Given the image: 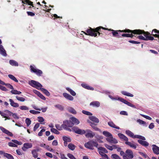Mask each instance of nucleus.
<instances>
[{"instance_id":"nucleus-9","label":"nucleus","mask_w":159,"mask_h":159,"mask_svg":"<svg viewBox=\"0 0 159 159\" xmlns=\"http://www.w3.org/2000/svg\"><path fill=\"white\" fill-rule=\"evenodd\" d=\"M118 100L120 102L124 103L125 104L127 105L128 106L132 107L133 108H136V107L134 105L132 104L131 103L129 102L126 100L124 99L121 98H118Z\"/></svg>"},{"instance_id":"nucleus-38","label":"nucleus","mask_w":159,"mask_h":159,"mask_svg":"<svg viewBox=\"0 0 159 159\" xmlns=\"http://www.w3.org/2000/svg\"><path fill=\"white\" fill-rule=\"evenodd\" d=\"M11 92L12 94H19L21 93V92L20 91H18L16 90L12 89L11 91Z\"/></svg>"},{"instance_id":"nucleus-12","label":"nucleus","mask_w":159,"mask_h":159,"mask_svg":"<svg viewBox=\"0 0 159 159\" xmlns=\"http://www.w3.org/2000/svg\"><path fill=\"white\" fill-rule=\"evenodd\" d=\"M33 91L34 93L37 95L38 96L42 99L44 100H46V98H45V97L39 92L36 90H34Z\"/></svg>"},{"instance_id":"nucleus-64","label":"nucleus","mask_w":159,"mask_h":159,"mask_svg":"<svg viewBox=\"0 0 159 159\" xmlns=\"http://www.w3.org/2000/svg\"><path fill=\"white\" fill-rule=\"evenodd\" d=\"M120 114L121 115H128V113L127 112L125 111H121L120 112Z\"/></svg>"},{"instance_id":"nucleus-36","label":"nucleus","mask_w":159,"mask_h":159,"mask_svg":"<svg viewBox=\"0 0 159 159\" xmlns=\"http://www.w3.org/2000/svg\"><path fill=\"white\" fill-rule=\"evenodd\" d=\"M62 139L64 142L69 143L71 142V139H70L66 136H63Z\"/></svg>"},{"instance_id":"nucleus-30","label":"nucleus","mask_w":159,"mask_h":159,"mask_svg":"<svg viewBox=\"0 0 159 159\" xmlns=\"http://www.w3.org/2000/svg\"><path fill=\"white\" fill-rule=\"evenodd\" d=\"M108 125L110 126L115 128L117 129H119L120 128L118 126H117L112 122H108Z\"/></svg>"},{"instance_id":"nucleus-1","label":"nucleus","mask_w":159,"mask_h":159,"mask_svg":"<svg viewBox=\"0 0 159 159\" xmlns=\"http://www.w3.org/2000/svg\"><path fill=\"white\" fill-rule=\"evenodd\" d=\"M101 29H102L105 30H108L111 31V33L112 34L113 37H116L117 38H120L121 37L120 35L118 34L119 32H120L121 30H114L113 29L103 27L102 26H99L96 28L95 29H92L90 27L89 29H87L86 31V33L82 31L84 34L88 35H90L92 36L96 37L97 36V34H98L99 36L101 34H102V33H100L101 32Z\"/></svg>"},{"instance_id":"nucleus-23","label":"nucleus","mask_w":159,"mask_h":159,"mask_svg":"<svg viewBox=\"0 0 159 159\" xmlns=\"http://www.w3.org/2000/svg\"><path fill=\"white\" fill-rule=\"evenodd\" d=\"M70 120H71V122L74 124L78 125L80 123L79 121L76 118L74 117H71L70 118Z\"/></svg>"},{"instance_id":"nucleus-39","label":"nucleus","mask_w":159,"mask_h":159,"mask_svg":"<svg viewBox=\"0 0 159 159\" xmlns=\"http://www.w3.org/2000/svg\"><path fill=\"white\" fill-rule=\"evenodd\" d=\"M68 148L70 150H74L75 148V146L72 143H69L68 146Z\"/></svg>"},{"instance_id":"nucleus-59","label":"nucleus","mask_w":159,"mask_h":159,"mask_svg":"<svg viewBox=\"0 0 159 159\" xmlns=\"http://www.w3.org/2000/svg\"><path fill=\"white\" fill-rule=\"evenodd\" d=\"M129 42L130 43H133V44H139L140 43V42H139L136 41H135L134 40H129Z\"/></svg>"},{"instance_id":"nucleus-20","label":"nucleus","mask_w":159,"mask_h":159,"mask_svg":"<svg viewBox=\"0 0 159 159\" xmlns=\"http://www.w3.org/2000/svg\"><path fill=\"white\" fill-rule=\"evenodd\" d=\"M119 137L121 139L123 140L125 142L128 141V138L125 135L121 133H119L118 134Z\"/></svg>"},{"instance_id":"nucleus-44","label":"nucleus","mask_w":159,"mask_h":159,"mask_svg":"<svg viewBox=\"0 0 159 159\" xmlns=\"http://www.w3.org/2000/svg\"><path fill=\"white\" fill-rule=\"evenodd\" d=\"M32 154L33 156L35 158H37L38 157V153L37 152H35V150H32Z\"/></svg>"},{"instance_id":"nucleus-27","label":"nucleus","mask_w":159,"mask_h":159,"mask_svg":"<svg viewBox=\"0 0 159 159\" xmlns=\"http://www.w3.org/2000/svg\"><path fill=\"white\" fill-rule=\"evenodd\" d=\"M9 63L10 65L12 66H18V62L16 61L13 60H10Z\"/></svg>"},{"instance_id":"nucleus-63","label":"nucleus","mask_w":159,"mask_h":159,"mask_svg":"<svg viewBox=\"0 0 159 159\" xmlns=\"http://www.w3.org/2000/svg\"><path fill=\"white\" fill-rule=\"evenodd\" d=\"M141 115L144 118H145L147 119H148L149 120H151L152 119V118L148 116H146V115H144L143 114H142V115Z\"/></svg>"},{"instance_id":"nucleus-16","label":"nucleus","mask_w":159,"mask_h":159,"mask_svg":"<svg viewBox=\"0 0 159 159\" xmlns=\"http://www.w3.org/2000/svg\"><path fill=\"white\" fill-rule=\"evenodd\" d=\"M152 150L157 155L159 154V147L155 145H152Z\"/></svg>"},{"instance_id":"nucleus-58","label":"nucleus","mask_w":159,"mask_h":159,"mask_svg":"<svg viewBox=\"0 0 159 159\" xmlns=\"http://www.w3.org/2000/svg\"><path fill=\"white\" fill-rule=\"evenodd\" d=\"M90 125L94 129H98V128H97L96 127V126L97 125V124H95L94 123H91V124Z\"/></svg>"},{"instance_id":"nucleus-31","label":"nucleus","mask_w":159,"mask_h":159,"mask_svg":"<svg viewBox=\"0 0 159 159\" xmlns=\"http://www.w3.org/2000/svg\"><path fill=\"white\" fill-rule=\"evenodd\" d=\"M121 93L122 94L124 95L130 97H133L134 96V95L131 94L129 93H128L125 91H122L121 92Z\"/></svg>"},{"instance_id":"nucleus-6","label":"nucleus","mask_w":159,"mask_h":159,"mask_svg":"<svg viewBox=\"0 0 159 159\" xmlns=\"http://www.w3.org/2000/svg\"><path fill=\"white\" fill-rule=\"evenodd\" d=\"M126 134L130 137L133 138H137L142 139V140H145V138L144 137L141 135H134V134L130 131L129 130H127L126 131Z\"/></svg>"},{"instance_id":"nucleus-48","label":"nucleus","mask_w":159,"mask_h":159,"mask_svg":"<svg viewBox=\"0 0 159 159\" xmlns=\"http://www.w3.org/2000/svg\"><path fill=\"white\" fill-rule=\"evenodd\" d=\"M11 141L12 142L14 143L17 144L19 145H21L22 144L21 142H19L16 140H12Z\"/></svg>"},{"instance_id":"nucleus-18","label":"nucleus","mask_w":159,"mask_h":159,"mask_svg":"<svg viewBox=\"0 0 159 159\" xmlns=\"http://www.w3.org/2000/svg\"><path fill=\"white\" fill-rule=\"evenodd\" d=\"M81 85L83 87L87 89L93 90L94 89L93 88L91 87L88 84H81Z\"/></svg>"},{"instance_id":"nucleus-50","label":"nucleus","mask_w":159,"mask_h":159,"mask_svg":"<svg viewBox=\"0 0 159 159\" xmlns=\"http://www.w3.org/2000/svg\"><path fill=\"white\" fill-rule=\"evenodd\" d=\"M105 146L107 148L110 150L112 151L113 149L112 146H110L106 144H105Z\"/></svg>"},{"instance_id":"nucleus-51","label":"nucleus","mask_w":159,"mask_h":159,"mask_svg":"<svg viewBox=\"0 0 159 159\" xmlns=\"http://www.w3.org/2000/svg\"><path fill=\"white\" fill-rule=\"evenodd\" d=\"M98 149L99 150L103 151L104 153H107L108 152L107 151L105 148L100 147L98 148Z\"/></svg>"},{"instance_id":"nucleus-62","label":"nucleus","mask_w":159,"mask_h":159,"mask_svg":"<svg viewBox=\"0 0 159 159\" xmlns=\"http://www.w3.org/2000/svg\"><path fill=\"white\" fill-rule=\"evenodd\" d=\"M45 148L51 152L53 151V150L51 148H50L48 145H46Z\"/></svg>"},{"instance_id":"nucleus-35","label":"nucleus","mask_w":159,"mask_h":159,"mask_svg":"<svg viewBox=\"0 0 159 159\" xmlns=\"http://www.w3.org/2000/svg\"><path fill=\"white\" fill-rule=\"evenodd\" d=\"M103 134L106 136V137H109L108 138H110V137H112V134L107 131H104L103 132Z\"/></svg>"},{"instance_id":"nucleus-15","label":"nucleus","mask_w":159,"mask_h":159,"mask_svg":"<svg viewBox=\"0 0 159 159\" xmlns=\"http://www.w3.org/2000/svg\"><path fill=\"white\" fill-rule=\"evenodd\" d=\"M90 105L94 107H98L100 106V103L98 101H93L90 103Z\"/></svg>"},{"instance_id":"nucleus-47","label":"nucleus","mask_w":159,"mask_h":159,"mask_svg":"<svg viewBox=\"0 0 159 159\" xmlns=\"http://www.w3.org/2000/svg\"><path fill=\"white\" fill-rule=\"evenodd\" d=\"M99 153L103 157H105V158H106L107 159H108V157L107 156V155L105 154L104 153L102 152H99Z\"/></svg>"},{"instance_id":"nucleus-33","label":"nucleus","mask_w":159,"mask_h":159,"mask_svg":"<svg viewBox=\"0 0 159 159\" xmlns=\"http://www.w3.org/2000/svg\"><path fill=\"white\" fill-rule=\"evenodd\" d=\"M68 110L70 112L73 114H75L76 113V111L72 107H70L68 108Z\"/></svg>"},{"instance_id":"nucleus-7","label":"nucleus","mask_w":159,"mask_h":159,"mask_svg":"<svg viewBox=\"0 0 159 159\" xmlns=\"http://www.w3.org/2000/svg\"><path fill=\"white\" fill-rule=\"evenodd\" d=\"M120 32H124V33H131L132 34H140L142 33L141 32H142L141 30L140 29H136L134 30H131L129 29H125L123 30H121V31H120Z\"/></svg>"},{"instance_id":"nucleus-46","label":"nucleus","mask_w":159,"mask_h":159,"mask_svg":"<svg viewBox=\"0 0 159 159\" xmlns=\"http://www.w3.org/2000/svg\"><path fill=\"white\" fill-rule=\"evenodd\" d=\"M25 121L27 126H29L30 124L31 123V121L30 120L29 118H26Z\"/></svg>"},{"instance_id":"nucleus-13","label":"nucleus","mask_w":159,"mask_h":159,"mask_svg":"<svg viewBox=\"0 0 159 159\" xmlns=\"http://www.w3.org/2000/svg\"><path fill=\"white\" fill-rule=\"evenodd\" d=\"M63 95L66 98L69 100L73 101L74 99V98L72 96L66 93H63Z\"/></svg>"},{"instance_id":"nucleus-54","label":"nucleus","mask_w":159,"mask_h":159,"mask_svg":"<svg viewBox=\"0 0 159 159\" xmlns=\"http://www.w3.org/2000/svg\"><path fill=\"white\" fill-rule=\"evenodd\" d=\"M137 122L140 124H143V125H146L145 122L140 119H138L137 120Z\"/></svg>"},{"instance_id":"nucleus-53","label":"nucleus","mask_w":159,"mask_h":159,"mask_svg":"<svg viewBox=\"0 0 159 159\" xmlns=\"http://www.w3.org/2000/svg\"><path fill=\"white\" fill-rule=\"evenodd\" d=\"M55 107L61 110H63L64 109L63 107L61 105L59 104L55 106Z\"/></svg>"},{"instance_id":"nucleus-49","label":"nucleus","mask_w":159,"mask_h":159,"mask_svg":"<svg viewBox=\"0 0 159 159\" xmlns=\"http://www.w3.org/2000/svg\"><path fill=\"white\" fill-rule=\"evenodd\" d=\"M5 112L7 116H11L12 114V113L8 110H5Z\"/></svg>"},{"instance_id":"nucleus-43","label":"nucleus","mask_w":159,"mask_h":159,"mask_svg":"<svg viewBox=\"0 0 159 159\" xmlns=\"http://www.w3.org/2000/svg\"><path fill=\"white\" fill-rule=\"evenodd\" d=\"M19 108L21 110H27L29 109L28 107L25 106H20Z\"/></svg>"},{"instance_id":"nucleus-34","label":"nucleus","mask_w":159,"mask_h":159,"mask_svg":"<svg viewBox=\"0 0 159 159\" xmlns=\"http://www.w3.org/2000/svg\"><path fill=\"white\" fill-rule=\"evenodd\" d=\"M121 36L122 37H130L132 38L134 36V35H133V34H123L121 35Z\"/></svg>"},{"instance_id":"nucleus-41","label":"nucleus","mask_w":159,"mask_h":159,"mask_svg":"<svg viewBox=\"0 0 159 159\" xmlns=\"http://www.w3.org/2000/svg\"><path fill=\"white\" fill-rule=\"evenodd\" d=\"M3 132L7 134L8 135L12 136H13L12 133L9 132L8 130H2Z\"/></svg>"},{"instance_id":"nucleus-11","label":"nucleus","mask_w":159,"mask_h":159,"mask_svg":"<svg viewBox=\"0 0 159 159\" xmlns=\"http://www.w3.org/2000/svg\"><path fill=\"white\" fill-rule=\"evenodd\" d=\"M106 140L111 143L116 144L118 142L117 140L116 139L113 138L112 135V137H110V138H107Z\"/></svg>"},{"instance_id":"nucleus-22","label":"nucleus","mask_w":159,"mask_h":159,"mask_svg":"<svg viewBox=\"0 0 159 159\" xmlns=\"http://www.w3.org/2000/svg\"><path fill=\"white\" fill-rule=\"evenodd\" d=\"M85 136L87 138H93L94 135L95 134L91 131H90L88 132H86Z\"/></svg>"},{"instance_id":"nucleus-52","label":"nucleus","mask_w":159,"mask_h":159,"mask_svg":"<svg viewBox=\"0 0 159 159\" xmlns=\"http://www.w3.org/2000/svg\"><path fill=\"white\" fill-rule=\"evenodd\" d=\"M8 145L9 146L14 147H17V146L14 143L12 142H9L8 143Z\"/></svg>"},{"instance_id":"nucleus-56","label":"nucleus","mask_w":159,"mask_h":159,"mask_svg":"<svg viewBox=\"0 0 159 159\" xmlns=\"http://www.w3.org/2000/svg\"><path fill=\"white\" fill-rule=\"evenodd\" d=\"M4 85L7 86L8 88L10 89H14V88L13 86L9 84H6L5 83V84H4Z\"/></svg>"},{"instance_id":"nucleus-3","label":"nucleus","mask_w":159,"mask_h":159,"mask_svg":"<svg viewBox=\"0 0 159 159\" xmlns=\"http://www.w3.org/2000/svg\"><path fill=\"white\" fill-rule=\"evenodd\" d=\"M98 144L93 140H90L84 144V146L87 148L91 150L94 149V147L97 148Z\"/></svg>"},{"instance_id":"nucleus-8","label":"nucleus","mask_w":159,"mask_h":159,"mask_svg":"<svg viewBox=\"0 0 159 159\" xmlns=\"http://www.w3.org/2000/svg\"><path fill=\"white\" fill-rule=\"evenodd\" d=\"M30 68L31 71L35 73L39 76H41L43 73V72L41 70L36 69L32 66H30Z\"/></svg>"},{"instance_id":"nucleus-60","label":"nucleus","mask_w":159,"mask_h":159,"mask_svg":"<svg viewBox=\"0 0 159 159\" xmlns=\"http://www.w3.org/2000/svg\"><path fill=\"white\" fill-rule=\"evenodd\" d=\"M38 120L39 122H42L44 121L43 118L41 116H39L38 117Z\"/></svg>"},{"instance_id":"nucleus-24","label":"nucleus","mask_w":159,"mask_h":159,"mask_svg":"<svg viewBox=\"0 0 159 159\" xmlns=\"http://www.w3.org/2000/svg\"><path fill=\"white\" fill-rule=\"evenodd\" d=\"M138 142L143 146L147 147L148 146V143L146 141H143L141 140H138Z\"/></svg>"},{"instance_id":"nucleus-2","label":"nucleus","mask_w":159,"mask_h":159,"mask_svg":"<svg viewBox=\"0 0 159 159\" xmlns=\"http://www.w3.org/2000/svg\"><path fill=\"white\" fill-rule=\"evenodd\" d=\"M141 30L142 31L141 32L142 33L135 34L140 35L143 34L145 37L142 35H139L137 37V38L146 41L153 40L154 39V37L151 36V34L150 33L147 31L145 32L144 30Z\"/></svg>"},{"instance_id":"nucleus-19","label":"nucleus","mask_w":159,"mask_h":159,"mask_svg":"<svg viewBox=\"0 0 159 159\" xmlns=\"http://www.w3.org/2000/svg\"><path fill=\"white\" fill-rule=\"evenodd\" d=\"M89 119L93 122L97 123L99 122V119L95 116H89Z\"/></svg>"},{"instance_id":"nucleus-21","label":"nucleus","mask_w":159,"mask_h":159,"mask_svg":"<svg viewBox=\"0 0 159 159\" xmlns=\"http://www.w3.org/2000/svg\"><path fill=\"white\" fill-rule=\"evenodd\" d=\"M9 101L10 102V104L11 106L15 107H17L19 106V104L15 102L12 99H10Z\"/></svg>"},{"instance_id":"nucleus-25","label":"nucleus","mask_w":159,"mask_h":159,"mask_svg":"<svg viewBox=\"0 0 159 159\" xmlns=\"http://www.w3.org/2000/svg\"><path fill=\"white\" fill-rule=\"evenodd\" d=\"M72 131L76 134H83L86 133V131L84 130H72Z\"/></svg>"},{"instance_id":"nucleus-4","label":"nucleus","mask_w":159,"mask_h":159,"mask_svg":"<svg viewBox=\"0 0 159 159\" xmlns=\"http://www.w3.org/2000/svg\"><path fill=\"white\" fill-rule=\"evenodd\" d=\"M73 126V124L70 121L66 120L63 121V124L61 125V128L64 129H70L69 127H71Z\"/></svg>"},{"instance_id":"nucleus-10","label":"nucleus","mask_w":159,"mask_h":159,"mask_svg":"<svg viewBox=\"0 0 159 159\" xmlns=\"http://www.w3.org/2000/svg\"><path fill=\"white\" fill-rule=\"evenodd\" d=\"M126 154L125 156H126V157L132 159L134 157L133 153L132 151L129 149H127L125 151Z\"/></svg>"},{"instance_id":"nucleus-29","label":"nucleus","mask_w":159,"mask_h":159,"mask_svg":"<svg viewBox=\"0 0 159 159\" xmlns=\"http://www.w3.org/2000/svg\"><path fill=\"white\" fill-rule=\"evenodd\" d=\"M3 156L8 159H14V157L11 154L4 152Z\"/></svg>"},{"instance_id":"nucleus-61","label":"nucleus","mask_w":159,"mask_h":159,"mask_svg":"<svg viewBox=\"0 0 159 159\" xmlns=\"http://www.w3.org/2000/svg\"><path fill=\"white\" fill-rule=\"evenodd\" d=\"M67 155L70 159H76L75 157L71 154L68 153Z\"/></svg>"},{"instance_id":"nucleus-45","label":"nucleus","mask_w":159,"mask_h":159,"mask_svg":"<svg viewBox=\"0 0 159 159\" xmlns=\"http://www.w3.org/2000/svg\"><path fill=\"white\" fill-rule=\"evenodd\" d=\"M26 4H27L30 5L31 6H32V7H34V6H33V2L31 1L30 0H26Z\"/></svg>"},{"instance_id":"nucleus-55","label":"nucleus","mask_w":159,"mask_h":159,"mask_svg":"<svg viewBox=\"0 0 159 159\" xmlns=\"http://www.w3.org/2000/svg\"><path fill=\"white\" fill-rule=\"evenodd\" d=\"M0 89L2 90L5 92H6L8 90L5 87L2 85H0Z\"/></svg>"},{"instance_id":"nucleus-28","label":"nucleus","mask_w":159,"mask_h":159,"mask_svg":"<svg viewBox=\"0 0 159 159\" xmlns=\"http://www.w3.org/2000/svg\"><path fill=\"white\" fill-rule=\"evenodd\" d=\"M40 89L47 96H49L50 95V93L47 89L43 88H40Z\"/></svg>"},{"instance_id":"nucleus-5","label":"nucleus","mask_w":159,"mask_h":159,"mask_svg":"<svg viewBox=\"0 0 159 159\" xmlns=\"http://www.w3.org/2000/svg\"><path fill=\"white\" fill-rule=\"evenodd\" d=\"M29 84L38 89H39L42 87V85L40 83L34 80H31L29 81Z\"/></svg>"},{"instance_id":"nucleus-37","label":"nucleus","mask_w":159,"mask_h":159,"mask_svg":"<svg viewBox=\"0 0 159 159\" xmlns=\"http://www.w3.org/2000/svg\"><path fill=\"white\" fill-rule=\"evenodd\" d=\"M8 77L12 80L16 82H18V81L16 78L13 75L9 74L8 75Z\"/></svg>"},{"instance_id":"nucleus-40","label":"nucleus","mask_w":159,"mask_h":159,"mask_svg":"<svg viewBox=\"0 0 159 159\" xmlns=\"http://www.w3.org/2000/svg\"><path fill=\"white\" fill-rule=\"evenodd\" d=\"M16 98L20 102H24L25 100L24 98L22 97L16 96Z\"/></svg>"},{"instance_id":"nucleus-17","label":"nucleus","mask_w":159,"mask_h":159,"mask_svg":"<svg viewBox=\"0 0 159 159\" xmlns=\"http://www.w3.org/2000/svg\"><path fill=\"white\" fill-rule=\"evenodd\" d=\"M0 54L4 56H6L7 55L6 51L2 45H0Z\"/></svg>"},{"instance_id":"nucleus-26","label":"nucleus","mask_w":159,"mask_h":159,"mask_svg":"<svg viewBox=\"0 0 159 159\" xmlns=\"http://www.w3.org/2000/svg\"><path fill=\"white\" fill-rule=\"evenodd\" d=\"M125 144L134 149H135L136 148V146L135 144L128 141L125 142Z\"/></svg>"},{"instance_id":"nucleus-42","label":"nucleus","mask_w":159,"mask_h":159,"mask_svg":"<svg viewBox=\"0 0 159 159\" xmlns=\"http://www.w3.org/2000/svg\"><path fill=\"white\" fill-rule=\"evenodd\" d=\"M82 112L84 114L86 115H87L92 116L93 115L92 114L91 112H90L89 111H86V110H83L82 111Z\"/></svg>"},{"instance_id":"nucleus-57","label":"nucleus","mask_w":159,"mask_h":159,"mask_svg":"<svg viewBox=\"0 0 159 159\" xmlns=\"http://www.w3.org/2000/svg\"><path fill=\"white\" fill-rule=\"evenodd\" d=\"M27 13L28 16H34V13L31 11H27Z\"/></svg>"},{"instance_id":"nucleus-14","label":"nucleus","mask_w":159,"mask_h":159,"mask_svg":"<svg viewBox=\"0 0 159 159\" xmlns=\"http://www.w3.org/2000/svg\"><path fill=\"white\" fill-rule=\"evenodd\" d=\"M32 147V145L31 143H26L24 144V147L22 148V149L25 151L26 149H28L31 148Z\"/></svg>"},{"instance_id":"nucleus-32","label":"nucleus","mask_w":159,"mask_h":159,"mask_svg":"<svg viewBox=\"0 0 159 159\" xmlns=\"http://www.w3.org/2000/svg\"><path fill=\"white\" fill-rule=\"evenodd\" d=\"M66 89L72 96H75L76 95V93L75 92L70 88H66Z\"/></svg>"}]
</instances>
